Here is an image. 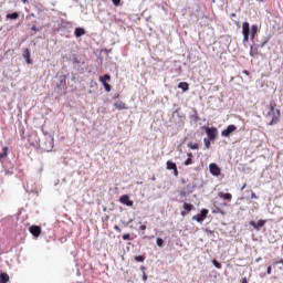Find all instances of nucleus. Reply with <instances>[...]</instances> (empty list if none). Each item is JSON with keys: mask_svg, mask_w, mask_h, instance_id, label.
<instances>
[{"mask_svg": "<svg viewBox=\"0 0 283 283\" xmlns=\"http://www.w3.org/2000/svg\"><path fill=\"white\" fill-rule=\"evenodd\" d=\"M115 109H127V104H125L123 101H118L114 104Z\"/></svg>", "mask_w": 283, "mask_h": 283, "instance_id": "obj_16", "label": "nucleus"}, {"mask_svg": "<svg viewBox=\"0 0 283 283\" xmlns=\"http://www.w3.org/2000/svg\"><path fill=\"white\" fill-rule=\"evenodd\" d=\"M219 198H221L222 200H229L231 201L233 199V196L229 192L224 193V192H220L219 193Z\"/></svg>", "mask_w": 283, "mask_h": 283, "instance_id": "obj_17", "label": "nucleus"}, {"mask_svg": "<svg viewBox=\"0 0 283 283\" xmlns=\"http://www.w3.org/2000/svg\"><path fill=\"white\" fill-rule=\"evenodd\" d=\"M207 216H209V210L203 209L201 210V213L193 216L192 220H196L197 222H205V219L207 218Z\"/></svg>", "mask_w": 283, "mask_h": 283, "instance_id": "obj_6", "label": "nucleus"}, {"mask_svg": "<svg viewBox=\"0 0 283 283\" xmlns=\"http://www.w3.org/2000/svg\"><path fill=\"white\" fill-rule=\"evenodd\" d=\"M8 156V147L2 148V154H0V160L1 158H6Z\"/></svg>", "mask_w": 283, "mask_h": 283, "instance_id": "obj_24", "label": "nucleus"}, {"mask_svg": "<svg viewBox=\"0 0 283 283\" xmlns=\"http://www.w3.org/2000/svg\"><path fill=\"white\" fill-rule=\"evenodd\" d=\"M98 81H99V83H102L103 87L105 88V92H112V85H109V83H107V81H112V76L109 74L99 76Z\"/></svg>", "mask_w": 283, "mask_h": 283, "instance_id": "obj_3", "label": "nucleus"}, {"mask_svg": "<svg viewBox=\"0 0 283 283\" xmlns=\"http://www.w3.org/2000/svg\"><path fill=\"white\" fill-rule=\"evenodd\" d=\"M259 1V3H264V1H266V0H258Z\"/></svg>", "mask_w": 283, "mask_h": 283, "instance_id": "obj_43", "label": "nucleus"}, {"mask_svg": "<svg viewBox=\"0 0 283 283\" xmlns=\"http://www.w3.org/2000/svg\"><path fill=\"white\" fill-rule=\"evenodd\" d=\"M187 160L184 163L186 167H189V165H193V153H187Z\"/></svg>", "mask_w": 283, "mask_h": 283, "instance_id": "obj_14", "label": "nucleus"}, {"mask_svg": "<svg viewBox=\"0 0 283 283\" xmlns=\"http://www.w3.org/2000/svg\"><path fill=\"white\" fill-rule=\"evenodd\" d=\"M8 282H10V275H8V273H1L0 283H8Z\"/></svg>", "mask_w": 283, "mask_h": 283, "instance_id": "obj_21", "label": "nucleus"}, {"mask_svg": "<svg viewBox=\"0 0 283 283\" xmlns=\"http://www.w3.org/2000/svg\"><path fill=\"white\" fill-rule=\"evenodd\" d=\"M241 283H249V281L247 280V277H242Z\"/></svg>", "mask_w": 283, "mask_h": 283, "instance_id": "obj_38", "label": "nucleus"}, {"mask_svg": "<svg viewBox=\"0 0 283 283\" xmlns=\"http://www.w3.org/2000/svg\"><path fill=\"white\" fill-rule=\"evenodd\" d=\"M29 231L33 235V238H39V235H41V233H42L40 226H31L29 228Z\"/></svg>", "mask_w": 283, "mask_h": 283, "instance_id": "obj_9", "label": "nucleus"}, {"mask_svg": "<svg viewBox=\"0 0 283 283\" xmlns=\"http://www.w3.org/2000/svg\"><path fill=\"white\" fill-rule=\"evenodd\" d=\"M191 193H193V187H191L190 185L185 186L179 192L181 198H187V196Z\"/></svg>", "mask_w": 283, "mask_h": 283, "instance_id": "obj_7", "label": "nucleus"}, {"mask_svg": "<svg viewBox=\"0 0 283 283\" xmlns=\"http://www.w3.org/2000/svg\"><path fill=\"white\" fill-rule=\"evenodd\" d=\"M244 189H247V184H243V186L241 187V191H244Z\"/></svg>", "mask_w": 283, "mask_h": 283, "instance_id": "obj_40", "label": "nucleus"}, {"mask_svg": "<svg viewBox=\"0 0 283 283\" xmlns=\"http://www.w3.org/2000/svg\"><path fill=\"white\" fill-rule=\"evenodd\" d=\"M85 35V29L83 28H76L75 29V36L76 39H81V36Z\"/></svg>", "mask_w": 283, "mask_h": 283, "instance_id": "obj_19", "label": "nucleus"}, {"mask_svg": "<svg viewBox=\"0 0 283 283\" xmlns=\"http://www.w3.org/2000/svg\"><path fill=\"white\" fill-rule=\"evenodd\" d=\"M179 90H182V92H189V83L187 82H180L178 84Z\"/></svg>", "mask_w": 283, "mask_h": 283, "instance_id": "obj_20", "label": "nucleus"}, {"mask_svg": "<svg viewBox=\"0 0 283 283\" xmlns=\"http://www.w3.org/2000/svg\"><path fill=\"white\" fill-rule=\"evenodd\" d=\"M66 85H67V75L60 76V83L56 86L57 90H60V92H63Z\"/></svg>", "mask_w": 283, "mask_h": 283, "instance_id": "obj_10", "label": "nucleus"}, {"mask_svg": "<svg viewBox=\"0 0 283 283\" xmlns=\"http://www.w3.org/2000/svg\"><path fill=\"white\" fill-rule=\"evenodd\" d=\"M274 264H275V265H277V264H283V259H281L280 261H275Z\"/></svg>", "mask_w": 283, "mask_h": 283, "instance_id": "obj_37", "label": "nucleus"}, {"mask_svg": "<svg viewBox=\"0 0 283 283\" xmlns=\"http://www.w3.org/2000/svg\"><path fill=\"white\" fill-rule=\"evenodd\" d=\"M135 262H145V256L143 255L135 256Z\"/></svg>", "mask_w": 283, "mask_h": 283, "instance_id": "obj_27", "label": "nucleus"}, {"mask_svg": "<svg viewBox=\"0 0 283 283\" xmlns=\"http://www.w3.org/2000/svg\"><path fill=\"white\" fill-rule=\"evenodd\" d=\"M275 107H277V104H275V103H271L269 105L270 112L268 113V116H271V114L273 116L270 122L271 126L277 125V123H280V116H282V113L280 112V109H275Z\"/></svg>", "mask_w": 283, "mask_h": 283, "instance_id": "obj_2", "label": "nucleus"}, {"mask_svg": "<svg viewBox=\"0 0 283 283\" xmlns=\"http://www.w3.org/2000/svg\"><path fill=\"white\" fill-rule=\"evenodd\" d=\"M132 235L129 234V233H126V234H123V240H129V238H130Z\"/></svg>", "mask_w": 283, "mask_h": 283, "instance_id": "obj_32", "label": "nucleus"}, {"mask_svg": "<svg viewBox=\"0 0 283 283\" xmlns=\"http://www.w3.org/2000/svg\"><path fill=\"white\" fill-rule=\"evenodd\" d=\"M248 191V193H251V199L252 200H258V197L255 196V192H253V190H247Z\"/></svg>", "mask_w": 283, "mask_h": 283, "instance_id": "obj_28", "label": "nucleus"}, {"mask_svg": "<svg viewBox=\"0 0 283 283\" xmlns=\"http://www.w3.org/2000/svg\"><path fill=\"white\" fill-rule=\"evenodd\" d=\"M211 140H213V139H209V137H206L203 139L206 149H209L211 147Z\"/></svg>", "mask_w": 283, "mask_h": 283, "instance_id": "obj_23", "label": "nucleus"}, {"mask_svg": "<svg viewBox=\"0 0 283 283\" xmlns=\"http://www.w3.org/2000/svg\"><path fill=\"white\" fill-rule=\"evenodd\" d=\"M31 30H33L34 32H36L39 29H36V25H33V27L31 28Z\"/></svg>", "mask_w": 283, "mask_h": 283, "instance_id": "obj_41", "label": "nucleus"}, {"mask_svg": "<svg viewBox=\"0 0 283 283\" xmlns=\"http://www.w3.org/2000/svg\"><path fill=\"white\" fill-rule=\"evenodd\" d=\"M151 180H156V177H153Z\"/></svg>", "mask_w": 283, "mask_h": 283, "instance_id": "obj_44", "label": "nucleus"}, {"mask_svg": "<svg viewBox=\"0 0 283 283\" xmlns=\"http://www.w3.org/2000/svg\"><path fill=\"white\" fill-rule=\"evenodd\" d=\"M25 1H28V0H23V3H25Z\"/></svg>", "mask_w": 283, "mask_h": 283, "instance_id": "obj_45", "label": "nucleus"}, {"mask_svg": "<svg viewBox=\"0 0 283 283\" xmlns=\"http://www.w3.org/2000/svg\"><path fill=\"white\" fill-rule=\"evenodd\" d=\"M243 74H245V76H250L251 73L249 71H243Z\"/></svg>", "mask_w": 283, "mask_h": 283, "instance_id": "obj_39", "label": "nucleus"}, {"mask_svg": "<svg viewBox=\"0 0 283 283\" xmlns=\"http://www.w3.org/2000/svg\"><path fill=\"white\" fill-rule=\"evenodd\" d=\"M139 231H147V226L146 224H142L139 227Z\"/></svg>", "mask_w": 283, "mask_h": 283, "instance_id": "obj_31", "label": "nucleus"}, {"mask_svg": "<svg viewBox=\"0 0 283 283\" xmlns=\"http://www.w3.org/2000/svg\"><path fill=\"white\" fill-rule=\"evenodd\" d=\"M172 174H174V176H175L176 178H178V176H179L178 167L172 170Z\"/></svg>", "mask_w": 283, "mask_h": 283, "instance_id": "obj_30", "label": "nucleus"}, {"mask_svg": "<svg viewBox=\"0 0 283 283\" xmlns=\"http://www.w3.org/2000/svg\"><path fill=\"white\" fill-rule=\"evenodd\" d=\"M143 281L147 282V273L146 272L143 273Z\"/></svg>", "mask_w": 283, "mask_h": 283, "instance_id": "obj_36", "label": "nucleus"}, {"mask_svg": "<svg viewBox=\"0 0 283 283\" xmlns=\"http://www.w3.org/2000/svg\"><path fill=\"white\" fill-rule=\"evenodd\" d=\"M165 244V241L163 238H157V247H163Z\"/></svg>", "mask_w": 283, "mask_h": 283, "instance_id": "obj_29", "label": "nucleus"}, {"mask_svg": "<svg viewBox=\"0 0 283 283\" xmlns=\"http://www.w3.org/2000/svg\"><path fill=\"white\" fill-rule=\"evenodd\" d=\"M119 202L122 205H126V207H134V201L129 200V197L127 195H123L119 198Z\"/></svg>", "mask_w": 283, "mask_h": 283, "instance_id": "obj_11", "label": "nucleus"}, {"mask_svg": "<svg viewBox=\"0 0 283 283\" xmlns=\"http://www.w3.org/2000/svg\"><path fill=\"white\" fill-rule=\"evenodd\" d=\"M189 149H199V145L197 143H188Z\"/></svg>", "mask_w": 283, "mask_h": 283, "instance_id": "obj_25", "label": "nucleus"}, {"mask_svg": "<svg viewBox=\"0 0 283 283\" xmlns=\"http://www.w3.org/2000/svg\"><path fill=\"white\" fill-rule=\"evenodd\" d=\"M178 166L176 165V163L171 161V160H168L166 163V169H168L169 171H174L175 168H177Z\"/></svg>", "mask_w": 283, "mask_h": 283, "instance_id": "obj_18", "label": "nucleus"}, {"mask_svg": "<svg viewBox=\"0 0 283 283\" xmlns=\"http://www.w3.org/2000/svg\"><path fill=\"white\" fill-rule=\"evenodd\" d=\"M203 129L210 140H216L218 138V128L203 126Z\"/></svg>", "mask_w": 283, "mask_h": 283, "instance_id": "obj_4", "label": "nucleus"}, {"mask_svg": "<svg viewBox=\"0 0 283 283\" xmlns=\"http://www.w3.org/2000/svg\"><path fill=\"white\" fill-rule=\"evenodd\" d=\"M23 59H25V63H28V65H32V60L30 59V49L24 50Z\"/></svg>", "mask_w": 283, "mask_h": 283, "instance_id": "obj_15", "label": "nucleus"}, {"mask_svg": "<svg viewBox=\"0 0 283 283\" xmlns=\"http://www.w3.org/2000/svg\"><path fill=\"white\" fill-rule=\"evenodd\" d=\"M212 264H213V266H216V269H222V264H220V262H218V260H213Z\"/></svg>", "mask_w": 283, "mask_h": 283, "instance_id": "obj_26", "label": "nucleus"}, {"mask_svg": "<svg viewBox=\"0 0 283 283\" xmlns=\"http://www.w3.org/2000/svg\"><path fill=\"white\" fill-rule=\"evenodd\" d=\"M114 229H115V231H117V233H120L123 230L120 229V227H118V226H114Z\"/></svg>", "mask_w": 283, "mask_h": 283, "instance_id": "obj_34", "label": "nucleus"}, {"mask_svg": "<svg viewBox=\"0 0 283 283\" xmlns=\"http://www.w3.org/2000/svg\"><path fill=\"white\" fill-rule=\"evenodd\" d=\"M237 130H238L237 125H229L226 129L221 132V136H223V138H229V136H231L233 132H237Z\"/></svg>", "mask_w": 283, "mask_h": 283, "instance_id": "obj_5", "label": "nucleus"}, {"mask_svg": "<svg viewBox=\"0 0 283 283\" xmlns=\"http://www.w3.org/2000/svg\"><path fill=\"white\" fill-rule=\"evenodd\" d=\"M250 224L251 227H253V229H255L256 231H260V229H262V227L266 224V220L260 219L258 222L251 221Z\"/></svg>", "mask_w": 283, "mask_h": 283, "instance_id": "obj_12", "label": "nucleus"}, {"mask_svg": "<svg viewBox=\"0 0 283 283\" xmlns=\"http://www.w3.org/2000/svg\"><path fill=\"white\" fill-rule=\"evenodd\" d=\"M271 271H272V268H271V265H269L268 269H266L268 275H271Z\"/></svg>", "mask_w": 283, "mask_h": 283, "instance_id": "obj_35", "label": "nucleus"}, {"mask_svg": "<svg viewBox=\"0 0 283 283\" xmlns=\"http://www.w3.org/2000/svg\"><path fill=\"white\" fill-rule=\"evenodd\" d=\"M140 271H143V274L145 273V266L144 265L140 266Z\"/></svg>", "mask_w": 283, "mask_h": 283, "instance_id": "obj_42", "label": "nucleus"}, {"mask_svg": "<svg viewBox=\"0 0 283 283\" xmlns=\"http://www.w3.org/2000/svg\"><path fill=\"white\" fill-rule=\"evenodd\" d=\"M258 32H260V29L258 28V24H249V22L242 23V34H243V43H249L250 41H254L255 36H258Z\"/></svg>", "mask_w": 283, "mask_h": 283, "instance_id": "obj_1", "label": "nucleus"}, {"mask_svg": "<svg viewBox=\"0 0 283 283\" xmlns=\"http://www.w3.org/2000/svg\"><path fill=\"white\" fill-rule=\"evenodd\" d=\"M113 6H120V0H112Z\"/></svg>", "mask_w": 283, "mask_h": 283, "instance_id": "obj_33", "label": "nucleus"}, {"mask_svg": "<svg viewBox=\"0 0 283 283\" xmlns=\"http://www.w3.org/2000/svg\"><path fill=\"white\" fill-rule=\"evenodd\" d=\"M209 169H210V174L212 176H220V174H222V169H220V167L218 166V164H210L209 165Z\"/></svg>", "mask_w": 283, "mask_h": 283, "instance_id": "obj_8", "label": "nucleus"}, {"mask_svg": "<svg viewBox=\"0 0 283 283\" xmlns=\"http://www.w3.org/2000/svg\"><path fill=\"white\" fill-rule=\"evenodd\" d=\"M6 19H11V21H17V19H19V13L18 12L8 13L6 15Z\"/></svg>", "mask_w": 283, "mask_h": 283, "instance_id": "obj_22", "label": "nucleus"}, {"mask_svg": "<svg viewBox=\"0 0 283 283\" xmlns=\"http://www.w3.org/2000/svg\"><path fill=\"white\" fill-rule=\"evenodd\" d=\"M184 209H185V211H181V216H187V213H189V211L193 210V205L184 203Z\"/></svg>", "mask_w": 283, "mask_h": 283, "instance_id": "obj_13", "label": "nucleus"}]
</instances>
